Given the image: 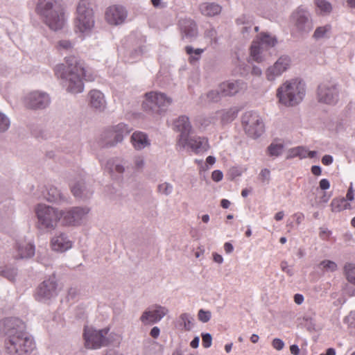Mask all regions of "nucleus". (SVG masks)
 Here are the masks:
<instances>
[{
	"label": "nucleus",
	"instance_id": "4be33fe9",
	"mask_svg": "<svg viewBox=\"0 0 355 355\" xmlns=\"http://www.w3.org/2000/svg\"><path fill=\"white\" fill-rule=\"evenodd\" d=\"M180 28L183 40L191 42L198 36V31L196 22L191 19H183L180 21Z\"/></svg>",
	"mask_w": 355,
	"mask_h": 355
},
{
	"label": "nucleus",
	"instance_id": "de8ad7c7",
	"mask_svg": "<svg viewBox=\"0 0 355 355\" xmlns=\"http://www.w3.org/2000/svg\"><path fill=\"white\" fill-rule=\"evenodd\" d=\"M73 46V44L68 40H62L58 42L57 48L58 50H71Z\"/></svg>",
	"mask_w": 355,
	"mask_h": 355
},
{
	"label": "nucleus",
	"instance_id": "ea45409f",
	"mask_svg": "<svg viewBox=\"0 0 355 355\" xmlns=\"http://www.w3.org/2000/svg\"><path fill=\"white\" fill-rule=\"evenodd\" d=\"M205 37L210 40L211 45L218 44L219 38L217 36V31L214 27H209L205 31Z\"/></svg>",
	"mask_w": 355,
	"mask_h": 355
},
{
	"label": "nucleus",
	"instance_id": "f03ea898",
	"mask_svg": "<svg viewBox=\"0 0 355 355\" xmlns=\"http://www.w3.org/2000/svg\"><path fill=\"white\" fill-rule=\"evenodd\" d=\"M66 66L63 64L55 67V73L62 80L66 91L77 94L84 91L83 78L86 77L82 62L74 56L65 58Z\"/></svg>",
	"mask_w": 355,
	"mask_h": 355
},
{
	"label": "nucleus",
	"instance_id": "f257e3e1",
	"mask_svg": "<svg viewBox=\"0 0 355 355\" xmlns=\"http://www.w3.org/2000/svg\"><path fill=\"white\" fill-rule=\"evenodd\" d=\"M3 326L6 336L5 347L10 355H22L33 350V338L26 331V325L21 320L8 318L3 320Z\"/></svg>",
	"mask_w": 355,
	"mask_h": 355
},
{
	"label": "nucleus",
	"instance_id": "dca6fc26",
	"mask_svg": "<svg viewBox=\"0 0 355 355\" xmlns=\"http://www.w3.org/2000/svg\"><path fill=\"white\" fill-rule=\"evenodd\" d=\"M89 212L87 207H76L66 211H62V223L66 225H79Z\"/></svg>",
	"mask_w": 355,
	"mask_h": 355
},
{
	"label": "nucleus",
	"instance_id": "393cba45",
	"mask_svg": "<svg viewBox=\"0 0 355 355\" xmlns=\"http://www.w3.org/2000/svg\"><path fill=\"white\" fill-rule=\"evenodd\" d=\"M186 147H189L195 153L198 154L207 151L209 148L208 140L205 137H188Z\"/></svg>",
	"mask_w": 355,
	"mask_h": 355
},
{
	"label": "nucleus",
	"instance_id": "423d86ee",
	"mask_svg": "<svg viewBox=\"0 0 355 355\" xmlns=\"http://www.w3.org/2000/svg\"><path fill=\"white\" fill-rule=\"evenodd\" d=\"M37 219V227L41 230H54L62 218V211L44 204H40L35 208Z\"/></svg>",
	"mask_w": 355,
	"mask_h": 355
},
{
	"label": "nucleus",
	"instance_id": "c756f323",
	"mask_svg": "<svg viewBox=\"0 0 355 355\" xmlns=\"http://www.w3.org/2000/svg\"><path fill=\"white\" fill-rule=\"evenodd\" d=\"M236 24L243 26L241 28V31L244 37H247L254 24L253 17L250 15H243L236 19Z\"/></svg>",
	"mask_w": 355,
	"mask_h": 355
},
{
	"label": "nucleus",
	"instance_id": "4468645a",
	"mask_svg": "<svg viewBox=\"0 0 355 355\" xmlns=\"http://www.w3.org/2000/svg\"><path fill=\"white\" fill-rule=\"evenodd\" d=\"M277 40L268 33H261L256 41H254L250 47V57L257 62L264 60L263 49L264 47H273Z\"/></svg>",
	"mask_w": 355,
	"mask_h": 355
},
{
	"label": "nucleus",
	"instance_id": "603ef678",
	"mask_svg": "<svg viewBox=\"0 0 355 355\" xmlns=\"http://www.w3.org/2000/svg\"><path fill=\"white\" fill-rule=\"evenodd\" d=\"M270 171L268 168H263L259 173V178L262 182H268L270 180Z\"/></svg>",
	"mask_w": 355,
	"mask_h": 355
},
{
	"label": "nucleus",
	"instance_id": "9d476101",
	"mask_svg": "<svg viewBox=\"0 0 355 355\" xmlns=\"http://www.w3.org/2000/svg\"><path fill=\"white\" fill-rule=\"evenodd\" d=\"M291 23L293 25L294 31L300 35L309 33L313 28L311 15L303 6H299L292 13Z\"/></svg>",
	"mask_w": 355,
	"mask_h": 355
},
{
	"label": "nucleus",
	"instance_id": "cd10ccee",
	"mask_svg": "<svg viewBox=\"0 0 355 355\" xmlns=\"http://www.w3.org/2000/svg\"><path fill=\"white\" fill-rule=\"evenodd\" d=\"M244 87L245 83L239 80L225 82L219 85V89L224 96H234Z\"/></svg>",
	"mask_w": 355,
	"mask_h": 355
},
{
	"label": "nucleus",
	"instance_id": "473e14b6",
	"mask_svg": "<svg viewBox=\"0 0 355 355\" xmlns=\"http://www.w3.org/2000/svg\"><path fill=\"white\" fill-rule=\"evenodd\" d=\"M332 34V26L330 24L318 26L315 30L313 37L315 40H326L331 37Z\"/></svg>",
	"mask_w": 355,
	"mask_h": 355
},
{
	"label": "nucleus",
	"instance_id": "39448f33",
	"mask_svg": "<svg viewBox=\"0 0 355 355\" xmlns=\"http://www.w3.org/2000/svg\"><path fill=\"white\" fill-rule=\"evenodd\" d=\"M305 94V83L298 78L286 81L277 91L279 102L286 106L299 104L303 100Z\"/></svg>",
	"mask_w": 355,
	"mask_h": 355
},
{
	"label": "nucleus",
	"instance_id": "a18cd8bd",
	"mask_svg": "<svg viewBox=\"0 0 355 355\" xmlns=\"http://www.w3.org/2000/svg\"><path fill=\"white\" fill-rule=\"evenodd\" d=\"M320 266L327 272H334L337 270V264L330 260H324L320 262Z\"/></svg>",
	"mask_w": 355,
	"mask_h": 355
},
{
	"label": "nucleus",
	"instance_id": "c9c22d12",
	"mask_svg": "<svg viewBox=\"0 0 355 355\" xmlns=\"http://www.w3.org/2000/svg\"><path fill=\"white\" fill-rule=\"evenodd\" d=\"M307 157V149L304 146H297L288 150L287 159L299 157L302 159Z\"/></svg>",
	"mask_w": 355,
	"mask_h": 355
},
{
	"label": "nucleus",
	"instance_id": "69168bd1",
	"mask_svg": "<svg viewBox=\"0 0 355 355\" xmlns=\"http://www.w3.org/2000/svg\"><path fill=\"white\" fill-rule=\"evenodd\" d=\"M329 187H330V182L327 179L324 178L320 181V188L322 190H327L329 189Z\"/></svg>",
	"mask_w": 355,
	"mask_h": 355
},
{
	"label": "nucleus",
	"instance_id": "aec40b11",
	"mask_svg": "<svg viewBox=\"0 0 355 355\" xmlns=\"http://www.w3.org/2000/svg\"><path fill=\"white\" fill-rule=\"evenodd\" d=\"M51 98L49 95L40 91H34L29 93L25 98V103L31 109H44L49 105Z\"/></svg>",
	"mask_w": 355,
	"mask_h": 355
},
{
	"label": "nucleus",
	"instance_id": "864d4df0",
	"mask_svg": "<svg viewBox=\"0 0 355 355\" xmlns=\"http://www.w3.org/2000/svg\"><path fill=\"white\" fill-rule=\"evenodd\" d=\"M272 346L275 349L280 351L284 347V343L282 339L275 338L272 342Z\"/></svg>",
	"mask_w": 355,
	"mask_h": 355
},
{
	"label": "nucleus",
	"instance_id": "052dcab7",
	"mask_svg": "<svg viewBox=\"0 0 355 355\" xmlns=\"http://www.w3.org/2000/svg\"><path fill=\"white\" fill-rule=\"evenodd\" d=\"M78 294L77 288H70L68 291L67 298L68 300H73Z\"/></svg>",
	"mask_w": 355,
	"mask_h": 355
},
{
	"label": "nucleus",
	"instance_id": "6e6552de",
	"mask_svg": "<svg viewBox=\"0 0 355 355\" xmlns=\"http://www.w3.org/2000/svg\"><path fill=\"white\" fill-rule=\"evenodd\" d=\"M340 90V86L336 81H323L318 86L317 99L320 103L335 105L339 101Z\"/></svg>",
	"mask_w": 355,
	"mask_h": 355
},
{
	"label": "nucleus",
	"instance_id": "3c124183",
	"mask_svg": "<svg viewBox=\"0 0 355 355\" xmlns=\"http://www.w3.org/2000/svg\"><path fill=\"white\" fill-rule=\"evenodd\" d=\"M202 345L205 348H209L211 345L212 337L209 333L202 334Z\"/></svg>",
	"mask_w": 355,
	"mask_h": 355
},
{
	"label": "nucleus",
	"instance_id": "ddd939ff",
	"mask_svg": "<svg viewBox=\"0 0 355 355\" xmlns=\"http://www.w3.org/2000/svg\"><path fill=\"white\" fill-rule=\"evenodd\" d=\"M146 101L143 103L144 108L153 112L166 111L173 102L171 97L157 92L146 93Z\"/></svg>",
	"mask_w": 355,
	"mask_h": 355
},
{
	"label": "nucleus",
	"instance_id": "1a4fd4ad",
	"mask_svg": "<svg viewBox=\"0 0 355 355\" xmlns=\"http://www.w3.org/2000/svg\"><path fill=\"white\" fill-rule=\"evenodd\" d=\"M242 125L245 134L253 139L259 137L264 132V123L256 112H246L242 116Z\"/></svg>",
	"mask_w": 355,
	"mask_h": 355
},
{
	"label": "nucleus",
	"instance_id": "e433bc0d",
	"mask_svg": "<svg viewBox=\"0 0 355 355\" xmlns=\"http://www.w3.org/2000/svg\"><path fill=\"white\" fill-rule=\"evenodd\" d=\"M180 324L183 326L186 331H190L193 327L194 318L192 315L187 313H182L179 318Z\"/></svg>",
	"mask_w": 355,
	"mask_h": 355
},
{
	"label": "nucleus",
	"instance_id": "4c0bfd02",
	"mask_svg": "<svg viewBox=\"0 0 355 355\" xmlns=\"http://www.w3.org/2000/svg\"><path fill=\"white\" fill-rule=\"evenodd\" d=\"M284 146L282 143H271L268 148V153L270 156L277 157L280 156L284 150Z\"/></svg>",
	"mask_w": 355,
	"mask_h": 355
},
{
	"label": "nucleus",
	"instance_id": "6ab92c4d",
	"mask_svg": "<svg viewBox=\"0 0 355 355\" xmlns=\"http://www.w3.org/2000/svg\"><path fill=\"white\" fill-rule=\"evenodd\" d=\"M105 17L109 24L119 26L125 21L128 11L123 6L112 5L106 9Z\"/></svg>",
	"mask_w": 355,
	"mask_h": 355
},
{
	"label": "nucleus",
	"instance_id": "bb28decb",
	"mask_svg": "<svg viewBox=\"0 0 355 355\" xmlns=\"http://www.w3.org/2000/svg\"><path fill=\"white\" fill-rule=\"evenodd\" d=\"M130 142L137 150H143L150 145V141L148 135L141 131H136L132 133L130 137Z\"/></svg>",
	"mask_w": 355,
	"mask_h": 355
},
{
	"label": "nucleus",
	"instance_id": "f3484780",
	"mask_svg": "<svg viewBox=\"0 0 355 355\" xmlns=\"http://www.w3.org/2000/svg\"><path fill=\"white\" fill-rule=\"evenodd\" d=\"M174 127L175 130L180 133L178 141V146L185 148L186 144L188 143V137H190L192 132V126L189 117L185 115L179 116L174 121Z\"/></svg>",
	"mask_w": 355,
	"mask_h": 355
},
{
	"label": "nucleus",
	"instance_id": "2f4dec72",
	"mask_svg": "<svg viewBox=\"0 0 355 355\" xmlns=\"http://www.w3.org/2000/svg\"><path fill=\"white\" fill-rule=\"evenodd\" d=\"M224 96L222 94L220 89L217 88L216 89L210 90L205 94L201 95L199 98V103L201 104L218 102Z\"/></svg>",
	"mask_w": 355,
	"mask_h": 355
},
{
	"label": "nucleus",
	"instance_id": "f8f14e48",
	"mask_svg": "<svg viewBox=\"0 0 355 355\" xmlns=\"http://www.w3.org/2000/svg\"><path fill=\"white\" fill-rule=\"evenodd\" d=\"M109 329L100 330L92 327H86L84 331L85 345L89 349H99L110 343V339L107 338Z\"/></svg>",
	"mask_w": 355,
	"mask_h": 355
},
{
	"label": "nucleus",
	"instance_id": "49530a36",
	"mask_svg": "<svg viewBox=\"0 0 355 355\" xmlns=\"http://www.w3.org/2000/svg\"><path fill=\"white\" fill-rule=\"evenodd\" d=\"M10 125L9 118L3 113L0 112V132L6 131Z\"/></svg>",
	"mask_w": 355,
	"mask_h": 355
},
{
	"label": "nucleus",
	"instance_id": "7c9ffc66",
	"mask_svg": "<svg viewBox=\"0 0 355 355\" xmlns=\"http://www.w3.org/2000/svg\"><path fill=\"white\" fill-rule=\"evenodd\" d=\"M44 197L46 200L52 202H60L66 200L64 194L54 186L48 187Z\"/></svg>",
	"mask_w": 355,
	"mask_h": 355
},
{
	"label": "nucleus",
	"instance_id": "680f3d73",
	"mask_svg": "<svg viewBox=\"0 0 355 355\" xmlns=\"http://www.w3.org/2000/svg\"><path fill=\"white\" fill-rule=\"evenodd\" d=\"M153 6L156 8H163L166 6V3L164 0H150Z\"/></svg>",
	"mask_w": 355,
	"mask_h": 355
},
{
	"label": "nucleus",
	"instance_id": "774afa93",
	"mask_svg": "<svg viewBox=\"0 0 355 355\" xmlns=\"http://www.w3.org/2000/svg\"><path fill=\"white\" fill-rule=\"evenodd\" d=\"M346 320L349 325L355 327V313H351L347 318Z\"/></svg>",
	"mask_w": 355,
	"mask_h": 355
},
{
	"label": "nucleus",
	"instance_id": "6e6d98bb",
	"mask_svg": "<svg viewBox=\"0 0 355 355\" xmlns=\"http://www.w3.org/2000/svg\"><path fill=\"white\" fill-rule=\"evenodd\" d=\"M134 164L137 169H141L145 165L144 159L141 156L136 157L134 159Z\"/></svg>",
	"mask_w": 355,
	"mask_h": 355
},
{
	"label": "nucleus",
	"instance_id": "bf43d9fd",
	"mask_svg": "<svg viewBox=\"0 0 355 355\" xmlns=\"http://www.w3.org/2000/svg\"><path fill=\"white\" fill-rule=\"evenodd\" d=\"M216 162V157L214 156H208L206 159V164H205L202 166L203 170H207L209 168L208 165H213Z\"/></svg>",
	"mask_w": 355,
	"mask_h": 355
},
{
	"label": "nucleus",
	"instance_id": "338daca9",
	"mask_svg": "<svg viewBox=\"0 0 355 355\" xmlns=\"http://www.w3.org/2000/svg\"><path fill=\"white\" fill-rule=\"evenodd\" d=\"M331 235V232L327 228H320V236L322 239H327Z\"/></svg>",
	"mask_w": 355,
	"mask_h": 355
},
{
	"label": "nucleus",
	"instance_id": "09e8293b",
	"mask_svg": "<svg viewBox=\"0 0 355 355\" xmlns=\"http://www.w3.org/2000/svg\"><path fill=\"white\" fill-rule=\"evenodd\" d=\"M198 317L200 321L205 323L210 320L211 317V313L209 311H205L200 309L198 311Z\"/></svg>",
	"mask_w": 355,
	"mask_h": 355
},
{
	"label": "nucleus",
	"instance_id": "0eeeda50",
	"mask_svg": "<svg viewBox=\"0 0 355 355\" xmlns=\"http://www.w3.org/2000/svg\"><path fill=\"white\" fill-rule=\"evenodd\" d=\"M132 130L127 124L119 123L106 129L101 137L102 146L106 148L114 147L119 143H121Z\"/></svg>",
	"mask_w": 355,
	"mask_h": 355
},
{
	"label": "nucleus",
	"instance_id": "e2e57ef3",
	"mask_svg": "<svg viewBox=\"0 0 355 355\" xmlns=\"http://www.w3.org/2000/svg\"><path fill=\"white\" fill-rule=\"evenodd\" d=\"M354 198V190L353 189V184L351 182L350 187L347 191V195H346V200L349 201H352Z\"/></svg>",
	"mask_w": 355,
	"mask_h": 355
},
{
	"label": "nucleus",
	"instance_id": "20e7f679",
	"mask_svg": "<svg viewBox=\"0 0 355 355\" xmlns=\"http://www.w3.org/2000/svg\"><path fill=\"white\" fill-rule=\"evenodd\" d=\"M37 10L51 30L58 31L63 28L64 14L62 8L55 0H38Z\"/></svg>",
	"mask_w": 355,
	"mask_h": 355
},
{
	"label": "nucleus",
	"instance_id": "c85d7f7f",
	"mask_svg": "<svg viewBox=\"0 0 355 355\" xmlns=\"http://www.w3.org/2000/svg\"><path fill=\"white\" fill-rule=\"evenodd\" d=\"M199 8L202 15L210 17L219 15L222 10V7L219 4L210 2L201 3Z\"/></svg>",
	"mask_w": 355,
	"mask_h": 355
},
{
	"label": "nucleus",
	"instance_id": "b1692460",
	"mask_svg": "<svg viewBox=\"0 0 355 355\" xmlns=\"http://www.w3.org/2000/svg\"><path fill=\"white\" fill-rule=\"evenodd\" d=\"M83 173L80 174L79 180H70V187L71 192L73 196L76 198H86L89 197L92 192L87 191L85 187V182L83 179Z\"/></svg>",
	"mask_w": 355,
	"mask_h": 355
},
{
	"label": "nucleus",
	"instance_id": "13d9d810",
	"mask_svg": "<svg viewBox=\"0 0 355 355\" xmlns=\"http://www.w3.org/2000/svg\"><path fill=\"white\" fill-rule=\"evenodd\" d=\"M215 122V118L214 116H207L203 118L201 121L200 124L202 126H208L209 124L213 123Z\"/></svg>",
	"mask_w": 355,
	"mask_h": 355
},
{
	"label": "nucleus",
	"instance_id": "58836bf2",
	"mask_svg": "<svg viewBox=\"0 0 355 355\" xmlns=\"http://www.w3.org/2000/svg\"><path fill=\"white\" fill-rule=\"evenodd\" d=\"M185 51L188 55H189V60L191 62L198 61L200 58V55L204 52L203 49H194L191 46H187L185 47Z\"/></svg>",
	"mask_w": 355,
	"mask_h": 355
},
{
	"label": "nucleus",
	"instance_id": "f704fd0d",
	"mask_svg": "<svg viewBox=\"0 0 355 355\" xmlns=\"http://www.w3.org/2000/svg\"><path fill=\"white\" fill-rule=\"evenodd\" d=\"M331 207L333 212H339L342 210L349 208L350 205L344 198H335L332 200Z\"/></svg>",
	"mask_w": 355,
	"mask_h": 355
},
{
	"label": "nucleus",
	"instance_id": "412c9836",
	"mask_svg": "<svg viewBox=\"0 0 355 355\" xmlns=\"http://www.w3.org/2000/svg\"><path fill=\"white\" fill-rule=\"evenodd\" d=\"M291 60L289 56L282 55L277 59L273 65L269 67L266 71V78L269 81L275 80L287 71L291 66Z\"/></svg>",
	"mask_w": 355,
	"mask_h": 355
},
{
	"label": "nucleus",
	"instance_id": "5701e85b",
	"mask_svg": "<svg viewBox=\"0 0 355 355\" xmlns=\"http://www.w3.org/2000/svg\"><path fill=\"white\" fill-rule=\"evenodd\" d=\"M53 250L63 252L72 247V241L64 233H58L55 234L51 241Z\"/></svg>",
	"mask_w": 355,
	"mask_h": 355
},
{
	"label": "nucleus",
	"instance_id": "9b49d317",
	"mask_svg": "<svg viewBox=\"0 0 355 355\" xmlns=\"http://www.w3.org/2000/svg\"><path fill=\"white\" fill-rule=\"evenodd\" d=\"M59 293L58 285L54 277L44 280L37 288L35 298L37 301L49 304Z\"/></svg>",
	"mask_w": 355,
	"mask_h": 355
},
{
	"label": "nucleus",
	"instance_id": "2eb2a0df",
	"mask_svg": "<svg viewBox=\"0 0 355 355\" xmlns=\"http://www.w3.org/2000/svg\"><path fill=\"white\" fill-rule=\"evenodd\" d=\"M168 313V309L159 304H153L146 309L140 316V321L144 325H152L162 320Z\"/></svg>",
	"mask_w": 355,
	"mask_h": 355
},
{
	"label": "nucleus",
	"instance_id": "7ed1b4c3",
	"mask_svg": "<svg viewBox=\"0 0 355 355\" xmlns=\"http://www.w3.org/2000/svg\"><path fill=\"white\" fill-rule=\"evenodd\" d=\"M95 20L90 0H80L76 8L74 31L82 40L91 36Z\"/></svg>",
	"mask_w": 355,
	"mask_h": 355
},
{
	"label": "nucleus",
	"instance_id": "37998d69",
	"mask_svg": "<svg viewBox=\"0 0 355 355\" xmlns=\"http://www.w3.org/2000/svg\"><path fill=\"white\" fill-rule=\"evenodd\" d=\"M347 280L355 285V264L348 263L345 266Z\"/></svg>",
	"mask_w": 355,
	"mask_h": 355
},
{
	"label": "nucleus",
	"instance_id": "a878e982",
	"mask_svg": "<svg viewBox=\"0 0 355 355\" xmlns=\"http://www.w3.org/2000/svg\"><path fill=\"white\" fill-rule=\"evenodd\" d=\"M89 104L94 109L103 111L106 107L104 94L99 90L92 89L89 93Z\"/></svg>",
	"mask_w": 355,
	"mask_h": 355
},
{
	"label": "nucleus",
	"instance_id": "4d7b16f0",
	"mask_svg": "<svg viewBox=\"0 0 355 355\" xmlns=\"http://www.w3.org/2000/svg\"><path fill=\"white\" fill-rule=\"evenodd\" d=\"M281 268L282 271L288 274L289 276H292L293 275V272L291 268L288 267V263L285 261L281 262Z\"/></svg>",
	"mask_w": 355,
	"mask_h": 355
},
{
	"label": "nucleus",
	"instance_id": "5fc2aeb1",
	"mask_svg": "<svg viewBox=\"0 0 355 355\" xmlns=\"http://www.w3.org/2000/svg\"><path fill=\"white\" fill-rule=\"evenodd\" d=\"M223 174L220 170H215L211 173V178L214 182H220L223 180Z\"/></svg>",
	"mask_w": 355,
	"mask_h": 355
},
{
	"label": "nucleus",
	"instance_id": "8fccbe9b",
	"mask_svg": "<svg viewBox=\"0 0 355 355\" xmlns=\"http://www.w3.org/2000/svg\"><path fill=\"white\" fill-rule=\"evenodd\" d=\"M143 47H139V49H135L130 54V58L128 59V62H134L137 59H139L142 54L144 53Z\"/></svg>",
	"mask_w": 355,
	"mask_h": 355
},
{
	"label": "nucleus",
	"instance_id": "0e129e2a",
	"mask_svg": "<svg viewBox=\"0 0 355 355\" xmlns=\"http://www.w3.org/2000/svg\"><path fill=\"white\" fill-rule=\"evenodd\" d=\"M333 157L330 155H325L322 158V163L325 166H329L333 163Z\"/></svg>",
	"mask_w": 355,
	"mask_h": 355
},
{
	"label": "nucleus",
	"instance_id": "72a5a7b5",
	"mask_svg": "<svg viewBox=\"0 0 355 355\" xmlns=\"http://www.w3.org/2000/svg\"><path fill=\"white\" fill-rule=\"evenodd\" d=\"M238 114V111L234 108L222 110L218 112L220 115L223 123H228L234 120Z\"/></svg>",
	"mask_w": 355,
	"mask_h": 355
},
{
	"label": "nucleus",
	"instance_id": "c03bdc74",
	"mask_svg": "<svg viewBox=\"0 0 355 355\" xmlns=\"http://www.w3.org/2000/svg\"><path fill=\"white\" fill-rule=\"evenodd\" d=\"M17 274V269L13 267H6L1 271V275L10 281H14Z\"/></svg>",
	"mask_w": 355,
	"mask_h": 355
},
{
	"label": "nucleus",
	"instance_id": "a19ab883",
	"mask_svg": "<svg viewBox=\"0 0 355 355\" xmlns=\"http://www.w3.org/2000/svg\"><path fill=\"white\" fill-rule=\"evenodd\" d=\"M173 187L171 183L163 182L157 185V192L162 195L168 196L172 193Z\"/></svg>",
	"mask_w": 355,
	"mask_h": 355
},
{
	"label": "nucleus",
	"instance_id": "79ce46f5",
	"mask_svg": "<svg viewBox=\"0 0 355 355\" xmlns=\"http://www.w3.org/2000/svg\"><path fill=\"white\" fill-rule=\"evenodd\" d=\"M316 7L321 12L329 13L331 11L332 7L331 3L327 0H314Z\"/></svg>",
	"mask_w": 355,
	"mask_h": 355
},
{
	"label": "nucleus",
	"instance_id": "a211bd4d",
	"mask_svg": "<svg viewBox=\"0 0 355 355\" xmlns=\"http://www.w3.org/2000/svg\"><path fill=\"white\" fill-rule=\"evenodd\" d=\"M35 253L33 242L25 239L16 241L14 246L13 257L15 259H26L33 257Z\"/></svg>",
	"mask_w": 355,
	"mask_h": 355
}]
</instances>
